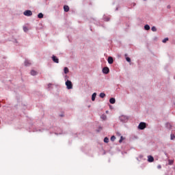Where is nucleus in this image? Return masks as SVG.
Returning <instances> with one entry per match:
<instances>
[{
	"mask_svg": "<svg viewBox=\"0 0 175 175\" xmlns=\"http://www.w3.org/2000/svg\"><path fill=\"white\" fill-rule=\"evenodd\" d=\"M119 120L121 122H128V120H129V118L125 115H122L119 117Z\"/></svg>",
	"mask_w": 175,
	"mask_h": 175,
	"instance_id": "1",
	"label": "nucleus"
},
{
	"mask_svg": "<svg viewBox=\"0 0 175 175\" xmlns=\"http://www.w3.org/2000/svg\"><path fill=\"white\" fill-rule=\"evenodd\" d=\"M146 127L147 124H146V122H141L138 125V129H140L141 131L146 129Z\"/></svg>",
	"mask_w": 175,
	"mask_h": 175,
	"instance_id": "2",
	"label": "nucleus"
},
{
	"mask_svg": "<svg viewBox=\"0 0 175 175\" xmlns=\"http://www.w3.org/2000/svg\"><path fill=\"white\" fill-rule=\"evenodd\" d=\"M66 85L68 90H72V88H73V84H72V81L70 80L66 81Z\"/></svg>",
	"mask_w": 175,
	"mask_h": 175,
	"instance_id": "3",
	"label": "nucleus"
},
{
	"mask_svg": "<svg viewBox=\"0 0 175 175\" xmlns=\"http://www.w3.org/2000/svg\"><path fill=\"white\" fill-rule=\"evenodd\" d=\"M103 73L104 75H109V73H110V68L107 66L103 68Z\"/></svg>",
	"mask_w": 175,
	"mask_h": 175,
	"instance_id": "4",
	"label": "nucleus"
},
{
	"mask_svg": "<svg viewBox=\"0 0 175 175\" xmlns=\"http://www.w3.org/2000/svg\"><path fill=\"white\" fill-rule=\"evenodd\" d=\"M23 14H24V16H27V17H29V16H32V11H31L29 10H25L23 12Z\"/></svg>",
	"mask_w": 175,
	"mask_h": 175,
	"instance_id": "5",
	"label": "nucleus"
},
{
	"mask_svg": "<svg viewBox=\"0 0 175 175\" xmlns=\"http://www.w3.org/2000/svg\"><path fill=\"white\" fill-rule=\"evenodd\" d=\"M52 61H53L55 64H59V59H58V57L54 55H52Z\"/></svg>",
	"mask_w": 175,
	"mask_h": 175,
	"instance_id": "6",
	"label": "nucleus"
},
{
	"mask_svg": "<svg viewBox=\"0 0 175 175\" xmlns=\"http://www.w3.org/2000/svg\"><path fill=\"white\" fill-rule=\"evenodd\" d=\"M107 62H108V64H109V65H111V64H113V62H114V59H113V57L111 56H109L107 59Z\"/></svg>",
	"mask_w": 175,
	"mask_h": 175,
	"instance_id": "7",
	"label": "nucleus"
},
{
	"mask_svg": "<svg viewBox=\"0 0 175 175\" xmlns=\"http://www.w3.org/2000/svg\"><path fill=\"white\" fill-rule=\"evenodd\" d=\"M31 60H28V59H26L25 61V66H29V65H31Z\"/></svg>",
	"mask_w": 175,
	"mask_h": 175,
	"instance_id": "8",
	"label": "nucleus"
},
{
	"mask_svg": "<svg viewBox=\"0 0 175 175\" xmlns=\"http://www.w3.org/2000/svg\"><path fill=\"white\" fill-rule=\"evenodd\" d=\"M109 103H111V105H114V103H116V98H111L109 99Z\"/></svg>",
	"mask_w": 175,
	"mask_h": 175,
	"instance_id": "9",
	"label": "nucleus"
},
{
	"mask_svg": "<svg viewBox=\"0 0 175 175\" xmlns=\"http://www.w3.org/2000/svg\"><path fill=\"white\" fill-rule=\"evenodd\" d=\"M96 98V93L94 92L92 95V102H94Z\"/></svg>",
	"mask_w": 175,
	"mask_h": 175,
	"instance_id": "10",
	"label": "nucleus"
},
{
	"mask_svg": "<svg viewBox=\"0 0 175 175\" xmlns=\"http://www.w3.org/2000/svg\"><path fill=\"white\" fill-rule=\"evenodd\" d=\"M148 161L149 162H154V157L152 156H148Z\"/></svg>",
	"mask_w": 175,
	"mask_h": 175,
	"instance_id": "11",
	"label": "nucleus"
},
{
	"mask_svg": "<svg viewBox=\"0 0 175 175\" xmlns=\"http://www.w3.org/2000/svg\"><path fill=\"white\" fill-rule=\"evenodd\" d=\"M165 127L167 128V129H172V124L170 123H166L165 124Z\"/></svg>",
	"mask_w": 175,
	"mask_h": 175,
	"instance_id": "12",
	"label": "nucleus"
},
{
	"mask_svg": "<svg viewBox=\"0 0 175 175\" xmlns=\"http://www.w3.org/2000/svg\"><path fill=\"white\" fill-rule=\"evenodd\" d=\"M64 72L65 75H68V73H69V68H68V67H65L64 68Z\"/></svg>",
	"mask_w": 175,
	"mask_h": 175,
	"instance_id": "13",
	"label": "nucleus"
},
{
	"mask_svg": "<svg viewBox=\"0 0 175 175\" xmlns=\"http://www.w3.org/2000/svg\"><path fill=\"white\" fill-rule=\"evenodd\" d=\"M100 118H101L103 121H105V120L107 119V116L106 115H105V114H103V115H101Z\"/></svg>",
	"mask_w": 175,
	"mask_h": 175,
	"instance_id": "14",
	"label": "nucleus"
},
{
	"mask_svg": "<svg viewBox=\"0 0 175 175\" xmlns=\"http://www.w3.org/2000/svg\"><path fill=\"white\" fill-rule=\"evenodd\" d=\"M64 12H69V6L68 5H64Z\"/></svg>",
	"mask_w": 175,
	"mask_h": 175,
	"instance_id": "15",
	"label": "nucleus"
},
{
	"mask_svg": "<svg viewBox=\"0 0 175 175\" xmlns=\"http://www.w3.org/2000/svg\"><path fill=\"white\" fill-rule=\"evenodd\" d=\"M30 73L31 76H36L38 75V72L33 70H32Z\"/></svg>",
	"mask_w": 175,
	"mask_h": 175,
	"instance_id": "16",
	"label": "nucleus"
},
{
	"mask_svg": "<svg viewBox=\"0 0 175 175\" xmlns=\"http://www.w3.org/2000/svg\"><path fill=\"white\" fill-rule=\"evenodd\" d=\"M103 20L104 21H110V18L109 16H104Z\"/></svg>",
	"mask_w": 175,
	"mask_h": 175,
	"instance_id": "17",
	"label": "nucleus"
},
{
	"mask_svg": "<svg viewBox=\"0 0 175 175\" xmlns=\"http://www.w3.org/2000/svg\"><path fill=\"white\" fill-rule=\"evenodd\" d=\"M127 56H128V54L124 55V57H126V61H127V62H131V58Z\"/></svg>",
	"mask_w": 175,
	"mask_h": 175,
	"instance_id": "18",
	"label": "nucleus"
},
{
	"mask_svg": "<svg viewBox=\"0 0 175 175\" xmlns=\"http://www.w3.org/2000/svg\"><path fill=\"white\" fill-rule=\"evenodd\" d=\"M144 29H145L146 31H150V25H146L144 26Z\"/></svg>",
	"mask_w": 175,
	"mask_h": 175,
	"instance_id": "19",
	"label": "nucleus"
},
{
	"mask_svg": "<svg viewBox=\"0 0 175 175\" xmlns=\"http://www.w3.org/2000/svg\"><path fill=\"white\" fill-rule=\"evenodd\" d=\"M43 17H44V15H43L42 13H39V14H38V18H43Z\"/></svg>",
	"mask_w": 175,
	"mask_h": 175,
	"instance_id": "20",
	"label": "nucleus"
},
{
	"mask_svg": "<svg viewBox=\"0 0 175 175\" xmlns=\"http://www.w3.org/2000/svg\"><path fill=\"white\" fill-rule=\"evenodd\" d=\"M106 96V94L103 92L100 94V98H105Z\"/></svg>",
	"mask_w": 175,
	"mask_h": 175,
	"instance_id": "21",
	"label": "nucleus"
},
{
	"mask_svg": "<svg viewBox=\"0 0 175 175\" xmlns=\"http://www.w3.org/2000/svg\"><path fill=\"white\" fill-rule=\"evenodd\" d=\"M104 143H109V137H105L104 138Z\"/></svg>",
	"mask_w": 175,
	"mask_h": 175,
	"instance_id": "22",
	"label": "nucleus"
},
{
	"mask_svg": "<svg viewBox=\"0 0 175 175\" xmlns=\"http://www.w3.org/2000/svg\"><path fill=\"white\" fill-rule=\"evenodd\" d=\"M151 29L152 32H157V27H155L154 26L152 27Z\"/></svg>",
	"mask_w": 175,
	"mask_h": 175,
	"instance_id": "23",
	"label": "nucleus"
},
{
	"mask_svg": "<svg viewBox=\"0 0 175 175\" xmlns=\"http://www.w3.org/2000/svg\"><path fill=\"white\" fill-rule=\"evenodd\" d=\"M167 40H169V38H164L163 40H162V42L163 43H166L167 42Z\"/></svg>",
	"mask_w": 175,
	"mask_h": 175,
	"instance_id": "24",
	"label": "nucleus"
},
{
	"mask_svg": "<svg viewBox=\"0 0 175 175\" xmlns=\"http://www.w3.org/2000/svg\"><path fill=\"white\" fill-rule=\"evenodd\" d=\"M23 31H24V32H28V27H27L26 26H24Z\"/></svg>",
	"mask_w": 175,
	"mask_h": 175,
	"instance_id": "25",
	"label": "nucleus"
},
{
	"mask_svg": "<svg viewBox=\"0 0 175 175\" xmlns=\"http://www.w3.org/2000/svg\"><path fill=\"white\" fill-rule=\"evenodd\" d=\"M115 140H116V136L112 135V136L111 137V142H114Z\"/></svg>",
	"mask_w": 175,
	"mask_h": 175,
	"instance_id": "26",
	"label": "nucleus"
},
{
	"mask_svg": "<svg viewBox=\"0 0 175 175\" xmlns=\"http://www.w3.org/2000/svg\"><path fill=\"white\" fill-rule=\"evenodd\" d=\"M174 139H175V135L172 133L171 134V140H174Z\"/></svg>",
	"mask_w": 175,
	"mask_h": 175,
	"instance_id": "27",
	"label": "nucleus"
},
{
	"mask_svg": "<svg viewBox=\"0 0 175 175\" xmlns=\"http://www.w3.org/2000/svg\"><path fill=\"white\" fill-rule=\"evenodd\" d=\"M68 79H69V77L68 76V75H65L64 76V80L66 81H68Z\"/></svg>",
	"mask_w": 175,
	"mask_h": 175,
	"instance_id": "28",
	"label": "nucleus"
},
{
	"mask_svg": "<svg viewBox=\"0 0 175 175\" xmlns=\"http://www.w3.org/2000/svg\"><path fill=\"white\" fill-rule=\"evenodd\" d=\"M122 140H124V137L121 136L119 140V143H122Z\"/></svg>",
	"mask_w": 175,
	"mask_h": 175,
	"instance_id": "29",
	"label": "nucleus"
},
{
	"mask_svg": "<svg viewBox=\"0 0 175 175\" xmlns=\"http://www.w3.org/2000/svg\"><path fill=\"white\" fill-rule=\"evenodd\" d=\"M55 135H62V131H60V132H56L55 133Z\"/></svg>",
	"mask_w": 175,
	"mask_h": 175,
	"instance_id": "30",
	"label": "nucleus"
},
{
	"mask_svg": "<svg viewBox=\"0 0 175 175\" xmlns=\"http://www.w3.org/2000/svg\"><path fill=\"white\" fill-rule=\"evenodd\" d=\"M174 161H169V165H173Z\"/></svg>",
	"mask_w": 175,
	"mask_h": 175,
	"instance_id": "31",
	"label": "nucleus"
},
{
	"mask_svg": "<svg viewBox=\"0 0 175 175\" xmlns=\"http://www.w3.org/2000/svg\"><path fill=\"white\" fill-rule=\"evenodd\" d=\"M102 131V126H99V127H98V132H99V131Z\"/></svg>",
	"mask_w": 175,
	"mask_h": 175,
	"instance_id": "32",
	"label": "nucleus"
},
{
	"mask_svg": "<svg viewBox=\"0 0 175 175\" xmlns=\"http://www.w3.org/2000/svg\"><path fill=\"white\" fill-rule=\"evenodd\" d=\"M51 85H53L51 83L48 84V88H51Z\"/></svg>",
	"mask_w": 175,
	"mask_h": 175,
	"instance_id": "33",
	"label": "nucleus"
},
{
	"mask_svg": "<svg viewBox=\"0 0 175 175\" xmlns=\"http://www.w3.org/2000/svg\"><path fill=\"white\" fill-rule=\"evenodd\" d=\"M161 167H162V166H161V165H159L157 166V168H159V169H161Z\"/></svg>",
	"mask_w": 175,
	"mask_h": 175,
	"instance_id": "34",
	"label": "nucleus"
},
{
	"mask_svg": "<svg viewBox=\"0 0 175 175\" xmlns=\"http://www.w3.org/2000/svg\"><path fill=\"white\" fill-rule=\"evenodd\" d=\"M164 154L166 157H167V153L166 152H165Z\"/></svg>",
	"mask_w": 175,
	"mask_h": 175,
	"instance_id": "35",
	"label": "nucleus"
},
{
	"mask_svg": "<svg viewBox=\"0 0 175 175\" xmlns=\"http://www.w3.org/2000/svg\"><path fill=\"white\" fill-rule=\"evenodd\" d=\"M133 6H136V3H133Z\"/></svg>",
	"mask_w": 175,
	"mask_h": 175,
	"instance_id": "36",
	"label": "nucleus"
},
{
	"mask_svg": "<svg viewBox=\"0 0 175 175\" xmlns=\"http://www.w3.org/2000/svg\"><path fill=\"white\" fill-rule=\"evenodd\" d=\"M167 9H170V5H167Z\"/></svg>",
	"mask_w": 175,
	"mask_h": 175,
	"instance_id": "37",
	"label": "nucleus"
},
{
	"mask_svg": "<svg viewBox=\"0 0 175 175\" xmlns=\"http://www.w3.org/2000/svg\"><path fill=\"white\" fill-rule=\"evenodd\" d=\"M116 10H118V8H116Z\"/></svg>",
	"mask_w": 175,
	"mask_h": 175,
	"instance_id": "38",
	"label": "nucleus"
},
{
	"mask_svg": "<svg viewBox=\"0 0 175 175\" xmlns=\"http://www.w3.org/2000/svg\"><path fill=\"white\" fill-rule=\"evenodd\" d=\"M140 158H142V156H140Z\"/></svg>",
	"mask_w": 175,
	"mask_h": 175,
	"instance_id": "39",
	"label": "nucleus"
},
{
	"mask_svg": "<svg viewBox=\"0 0 175 175\" xmlns=\"http://www.w3.org/2000/svg\"><path fill=\"white\" fill-rule=\"evenodd\" d=\"M174 79H175V76H174Z\"/></svg>",
	"mask_w": 175,
	"mask_h": 175,
	"instance_id": "40",
	"label": "nucleus"
}]
</instances>
